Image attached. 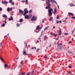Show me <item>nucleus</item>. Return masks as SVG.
Wrapping results in <instances>:
<instances>
[{
  "label": "nucleus",
  "instance_id": "35",
  "mask_svg": "<svg viewBox=\"0 0 75 75\" xmlns=\"http://www.w3.org/2000/svg\"><path fill=\"white\" fill-rule=\"evenodd\" d=\"M16 49L18 51H19V50L17 47H16Z\"/></svg>",
  "mask_w": 75,
  "mask_h": 75
},
{
  "label": "nucleus",
  "instance_id": "52",
  "mask_svg": "<svg viewBox=\"0 0 75 75\" xmlns=\"http://www.w3.org/2000/svg\"><path fill=\"white\" fill-rule=\"evenodd\" d=\"M69 68H71V66H69Z\"/></svg>",
  "mask_w": 75,
  "mask_h": 75
},
{
  "label": "nucleus",
  "instance_id": "7",
  "mask_svg": "<svg viewBox=\"0 0 75 75\" xmlns=\"http://www.w3.org/2000/svg\"><path fill=\"white\" fill-rule=\"evenodd\" d=\"M19 13H20V15H21V16H22L23 14V13H24V11L20 9L19 10Z\"/></svg>",
  "mask_w": 75,
  "mask_h": 75
},
{
  "label": "nucleus",
  "instance_id": "6",
  "mask_svg": "<svg viewBox=\"0 0 75 75\" xmlns=\"http://www.w3.org/2000/svg\"><path fill=\"white\" fill-rule=\"evenodd\" d=\"M23 55H30V54H27V53H26V50L24 51L23 52Z\"/></svg>",
  "mask_w": 75,
  "mask_h": 75
},
{
  "label": "nucleus",
  "instance_id": "33",
  "mask_svg": "<svg viewBox=\"0 0 75 75\" xmlns=\"http://www.w3.org/2000/svg\"><path fill=\"white\" fill-rule=\"evenodd\" d=\"M11 4L12 5H14L15 3H14V2H13L11 3Z\"/></svg>",
  "mask_w": 75,
  "mask_h": 75
},
{
  "label": "nucleus",
  "instance_id": "60",
  "mask_svg": "<svg viewBox=\"0 0 75 75\" xmlns=\"http://www.w3.org/2000/svg\"><path fill=\"white\" fill-rule=\"evenodd\" d=\"M55 26H53V28H54V29H55Z\"/></svg>",
  "mask_w": 75,
  "mask_h": 75
},
{
  "label": "nucleus",
  "instance_id": "3",
  "mask_svg": "<svg viewBox=\"0 0 75 75\" xmlns=\"http://www.w3.org/2000/svg\"><path fill=\"white\" fill-rule=\"evenodd\" d=\"M59 46V49L60 50H62V43H59L57 45V48H58Z\"/></svg>",
  "mask_w": 75,
  "mask_h": 75
},
{
  "label": "nucleus",
  "instance_id": "36",
  "mask_svg": "<svg viewBox=\"0 0 75 75\" xmlns=\"http://www.w3.org/2000/svg\"><path fill=\"white\" fill-rule=\"evenodd\" d=\"M30 72H29V73H27L26 75H30Z\"/></svg>",
  "mask_w": 75,
  "mask_h": 75
},
{
  "label": "nucleus",
  "instance_id": "37",
  "mask_svg": "<svg viewBox=\"0 0 75 75\" xmlns=\"http://www.w3.org/2000/svg\"><path fill=\"white\" fill-rule=\"evenodd\" d=\"M47 1V2H48V3H50V0H46Z\"/></svg>",
  "mask_w": 75,
  "mask_h": 75
},
{
  "label": "nucleus",
  "instance_id": "42",
  "mask_svg": "<svg viewBox=\"0 0 75 75\" xmlns=\"http://www.w3.org/2000/svg\"><path fill=\"white\" fill-rule=\"evenodd\" d=\"M22 75H25V73H22Z\"/></svg>",
  "mask_w": 75,
  "mask_h": 75
},
{
  "label": "nucleus",
  "instance_id": "58",
  "mask_svg": "<svg viewBox=\"0 0 75 75\" xmlns=\"http://www.w3.org/2000/svg\"><path fill=\"white\" fill-rule=\"evenodd\" d=\"M74 30H73V31H72V34H73V33H74Z\"/></svg>",
  "mask_w": 75,
  "mask_h": 75
},
{
  "label": "nucleus",
  "instance_id": "32",
  "mask_svg": "<svg viewBox=\"0 0 75 75\" xmlns=\"http://www.w3.org/2000/svg\"><path fill=\"white\" fill-rule=\"evenodd\" d=\"M57 19H59V15H57Z\"/></svg>",
  "mask_w": 75,
  "mask_h": 75
},
{
  "label": "nucleus",
  "instance_id": "10",
  "mask_svg": "<svg viewBox=\"0 0 75 75\" xmlns=\"http://www.w3.org/2000/svg\"><path fill=\"white\" fill-rule=\"evenodd\" d=\"M25 16V19H28L29 18V17H28V16L27 15H26V16L25 15V16Z\"/></svg>",
  "mask_w": 75,
  "mask_h": 75
},
{
  "label": "nucleus",
  "instance_id": "22",
  "mask_svg": "<svg viewBox=\"0 0 75 75\" xmlns=\"http://www.w3.org/2000/svg\"><path fill=\"white\" fill-rule=\"evenodd\" d=\"M48 28V27H47L45 28L44 29V31H45L46 30H47Z\"/></svg>",
  "mask_w": 75,
  "mask_h": 75
},
{
  "label": "nucleus",
  "instance_id": "2",
  "mask_svg": "<svg viewBox=\"0 0 75 75\" xmlns=\"http://www.w3.org/2000/svg\"><path fill=\"white\" fill-rule=\"evenodd\" d=\"M24 13L23 14V16H25L26 14L28 13V11L27 10V8H25L24 9Z\"/></svg>",
  "mask_w": 75,
  "mask_h": 75
},
{
  "label": "nucleus",
  "instance_id": "14",
  "mask_svg": "<svg viewBox=\"0 0 75 75\" xmlns=\"http://www.w3.org/2000/svg\"><path fill=\"white\" fill-rule=\"evenodd\" d=\"M70 6V7H73V6H75V5H74V4L72 3H71V4H69Z\"/></svg>",
  "mask_w": 75,
  "mask_h": 75
},
{
  "label": "nucleus",
  "instance_id": "19",
  "mask_svg": "<svg viewBox=\"0 0 75 75\" xmlns=\"http://www.w3.org/2000/svg\"><path fill=\"white\" fill-rule=\"evenodd\" d=\"M3 17H4V18H6L7 17V16L5 14L3 15H2Z\"/></svg>",
  "mask_w": 75,
  "mask_h": 75
},
{
  "label": "nucleus",
  "instance_id": "41",
  "mask_svg": "<svg viewBox=\"0 0 75 75\" xmlns=\"http://www.w3.org/2000/svg\"><path fill=\"white\" fill-rule=\"evenodd\" d=\"M59 21H56L57 24H58V23H59Z\"/></svg>",
  "mask_w": 75,
  "mask_h": 75
},
{
  "label": "nucleus",
  "instance_id": "15",
  "mask_svg": "<svg viewBox=\"0 0 75 75\" xmlns=\"http://www.w3.org/2000/svg\"><path fill=\"white\" fill-rule=\"evenodd\" d=\"M24 44L26 46H25V47L27 49L28 48V47L27 46V43L25 42L24 43Z\"/></svg>",
  "mask_w": 75,
  "mask_h": 75
},
{
  "label": "nucleus",
  "instance_id": "12",
  "mask_svg": "<svg viewBox=\"0 0 75 75\" xmlns=\"http://www.w3.org/2000/svg\"><path fill=\"white\" fill-rule=\"evenodd\" d=\"M59 35H61V34H62V32L61 31V30H59Z\"/></svg>",
  "mask_w": 75,
  "mask_h": 75
},
{
  "label": "nucleus",
  "instance_id": "55",
  "mask_svg": "<svg viewBox=\"0 0 75 75\" xmlns=\"http://www.w3.org/2000/svg\"><path fill=\"white\" fill-rule=\"evenodd\" d=\"M46 37H47V36H45L44 38H46Z\"/></svg>",
  "mask_w": 75,
  "mask_h": 75
},
{
  "label": "nucleus",
  "instance_id": "39",
  "mask_svg": "<svg viewBox=\"0 0 75 75\" xmlns=\"http://www.w3.org/2000/svg\"><path fill=\"white\" fill-rule=\"evenodd\" d=\"M68 52L69 53V54H72V52H70L69 51H68Z\"/></svg>",
  "mask_w": 75,
  "mask_h": 75
},
{
  "label": "nucleus",
  "instance_id": "56",
  "mask_svg": "<svg viewBox=\"0 0 75 75\" xmlns=\"http://www.w3.org/2000/svg\"><path fill=\"white\" fill-rule=\"evenodd\" d=\"M48 7H46V9H48Z\"/></svg>",
  "mask_w": 75,
  "mask_h": 75
},
{
  "label": "nucleus",
  "instance_id": "11",
  "mask_svg": "<svg viewBox=\"0 0 75 75\" xmlns=\"http://www.w3.org/2000/svg\"><path fill=\"white\" fill-rule=\"evenodd\" d=\"M11 20L13 21V17L12 16H11L10 18H8V21H11Z\"/></svg>",
  "mask_w": 75,
  "mask_h": 75
},
{
  "label": "nucleus",
  "instance_id": "64",
  "mask_svg": "<svg viewBox=\"0 0 75 75\" xmlns=\"http://www.w3.org/2000/svg\"><path fill=\"white\" fill-rule=\"evenodd\" d=\"M54 44L55 45L56 44V42H54Z\"/></svg>",
  "mask_w": 75,
  "mask_h": 75
},
{
  "label": "nucleus",
  "instance_id": "63",
  "mask_svg": "<svg viewBox=\"0 0 75 75\" xmlns=\"http://www.w3.org/2000/svg\"><path fill=\"white\" fill-rule=\"evenodd\" d=\"M11 15L12 16H13V13H11Z\"/></svg>",
  "mask_w": 75,
  "mask_h": 75
},
{
  "label": "nucleus",
  "instance_id": "48",
  "mask_svg": "<svg viewBox=\"0 0 75 75\" xmlns=\"http://www.w3.org/2000/svg\"><path fill=\"white\" fill-rule=\"evenodd\" d=\"M44 22V19H43L42 21V23H43Z\"/></svg>",
  "mask_w": 75,
  "mask_h": 75
},
{
  "label": "nucleus",
  "instance_id": "8",
  "mask_svg": "<svg viewBox=\"0 0 75 75\" xmlns=\"http://www.w3.org/2000/svg\"><path fill=\"white\" fill-rule=\"evenodd\" d=\"M13 8L11 7L10 8L9 7H8L7 9V11H8V12H9V11H11L12 10V9Z\"/></svg>",
  "mask_w": 75,
  "mask_h": 75
},
{
  "label": "nucleus",
  "instance_id": "46",
  "mask_svg": "<svg viewBox=\"0 0 75 75\" xmlns=\"http://www.w3.org/2000/svg\"><path fill=\"white\" fill-rule=\"evenodd\" d=\"M57 34H56L55 35H54V37H57Z\"/></svg>",
  "mask_w": 75,
  "mask_h": 75
},
{
  "label": "nucleus",
  "instance_id": "53",
  "mask_svg": "<svg viewBox=\"0 0 75 75\" xmlns=\"http://www.w3.org/2000/svg\"><path fill=\"white\" fill-rule=\"evenodd\" d=\"M21 2H25V1H22Z\"/></svg>",
  "mask_w": 75,
  "mask_h": 75
},
{
  "label": "nucleus",
  "instance_id": "49",
  "mask_svg": "<svg viewBox=\"0 0 75 75\" xmlns=\"http://www.w3.org/2000/svg\"><path fill=\"white\" fill-rule=\"evenodd\" d=\"M59 22L60 23H62V21H59Z\"/></svg>",
  "mask_w": 75,
  "mask_h": 75
},
{
  "label": "nucleus",
  "instance_id": "28",
  "mask_svg": "<svg viewBox=\"0 0 75 75\" xmlns=\"http://www.w3.org/2000/svg\"><path fill=\"white\" fill-rule=\"evenodd\" d=\"M12 1H13V0H10L9 1V3H11V2H12Z\"/></svg>",
  "mask_w": 75,
  "mask_h": 75
},
{
  "label": "nucleus",
  "instance_id": "30",
  "mask_svg": "<svg viewBox=\"0 0 75 75\" xmlns=\"http://www.w3.org/2000/svg\"><path fill=\"white\" fill-rule=\"evenodd\" d=\"M53 2H54V3H55L56 4H57V2L53 0Z\"/></svg>",
  "mask_w": 75,
  "mask_h": 75
},
{
  "label": "nucleus",
  "instance_id": "38",
  "mask_svg": "<svg viewBox=\"0 0 75 75\" xmlns=\"http://www.w3.org/2000/svg\"><path fill=\"white\" fill-rule=\"evenodd\" d=\"M0 59L1 60V61H4V60L3 59L1 58H0Z\"/></svg>",
  "mask_w": 75,
  "mask_h": 75
},
{
  "label": "nucleus",
  "instance_id": "16",
  "mask_svg": "<svg viewBox=\"0 0 75 75\" xmlns=\"http://www.w3.org/2000/svg\"><path fill=\"white\" fill-rule=\"evenodd\" d=\"M52 19H53V18L52 17H50L49 18V20L50 21H52Z\"/></svg>",
  "mask_w": 75,
  "mask_h": 75
},
{
  "label": "nucleus",
  "instance_id": "4",
  "mask_svg": "<svg viewBox=\"0 0 75 75\" xmlns=\"http://www.w3.org/2000/svg\"><path fill=\"white\" fill-rule=\"evenodd\" d=\"M34 21H36V20H37V17L35 16H33V18L31 19V21H34Z\"/></svg>",
  "mask_w": 75,
  "mask_h": 75
},
{
  "label": "nucleus",
  "instance_id": "40",
  "mask_svg": "<svg viewBox=\"0 0 75 75\" xmlns=\"http://www.w3.org/2000/svg\"><path fill=\"white\" fill-rule=\"evenodd\" d=\"M64 35H68V33H64Z\"/></svg>",
  "mask_w": 75,
  "mask_h": 75
},
{
  "label": "nucleus",
  "instance_id": "1",
  "mask_svg": "<svg viewBox=\"0 0 75 75\" xmlns=\"http://www.w3.org/2000/svg\"><path fill=\"white\" fill-rule=\"evenodd\" d=\"M48 12L49 13V17H51L52 16V12H53V10L52 9L50 8V9L48 10Z\"/></svg>",
  "mask_w": 75,
  "mask_h": 75
},
{
  "label": "nucleus",
  "instance_id": "20",
  "mask_svg": "<svg viewBox=\"0 0 75 75\" xmlns=\"http://www.w3.org/2000/svg\"><path fill=\"white\" fill-rule=\"evenodd\" d=\"M41 28L40 29H39L38 31H36L37 33H38L40 32V31H41Z\"/></svg>",
  "mask_w": 75,
  "mask_h": 75
},
{
  "label": "nucleus",
  "instance_id": "21",
  "mask_svg": "<svg viewBox=\"0 0 75 75\" xmlns=\"http://www.w3.org/2000/svg\"><path fill=\"white\" fill-rule=\"evenodd\" d=\"M4 67L5 68H6L7 67H8V65H7V64H5L4 66Z\"/></svg>",
  "mask_w": 75,
  "mask_h": 75
},
{
  "label": "nucleus",
  "instance_id": "29",
  "mask_svg": "<svg viewBox=\"0 0 75 75\" xmlns=\"http://www.w3.org/2000/svg\"><path fill=\"white\" fill-rule=\"evenodd\" d=\"M67 73H68L69 74H71V72L70 71H68Z\"/></svg>",
  "mask_w": 75,
  "mask_h": 75
},
{
  "label": "nucleus",
  "instance_id": "62",
  "mask_svg": "<svg viewBox=\"0 0 75 75\" xmlns=\"http://www.w3.org/2000/svg\"><path fill=\"white\" fill-rule=\"evenodd\" d=\"M37 42H38V43H39V41H38V40H37Z\"/></svg>",
  "mask_w": 75,
  "mask_h": 75
},
{
  "label": "nucleus",
  "instance_id": "44",
  "mask_svg": "<svg viewBox=\"0 0 75 75\" xmlns=\"http://www.w3.org/2000/svg\"><path fill=\"white\" fill-rule=\"evenodd\" d=\"M2 44H3V43L1 42L0 44V45H1L0 46L1 47V46L2 45Z\"/></svg>",
  "mask_w": 75,
  "mask_h": 75
},
{
  "label": "nucleus",
  "instance_id": "24",
  "mask_svg": "<svg viewBox=\"0 0 75 75\" xmlns=\"http://www.w3.org/2000/svg\"><path fill=\"white\" fill-rule=\"evenodd\" d=\"M16 25L17 27H20V24H18V23H17L16 24Z\"/></svg>",
  "mask_w": 75,
  "mask_h": 75
},
{
  "label": "nucleus",
  "instance_id": "25",
  "mask_svg": "<svg viewBox=\"0 0 75 75\" xmlns=\"http://www.w3.org/2000/svg\"><path fill=\"white\" fill-rule=\"evenodd\" d=\"M34 70H33V71H32L31 72V74H32V75H34Z\"/></svg>",
  "mask_w": 75,
  "mask_h": 75
},
{
  "label": "nucleus",
  "instance_id": "13",
  "mask_svg": "<svg viewBox=\"0 0 75 75\" xmlns=\"http://www.w3.org/2000/svg\"><path fill=\"white\" fill-rule=\"evenodd\" d=\"M2 4H8V2L5 1H2L1 2Z\"/></svg>",
  "mask_w": 75,
  "mask_h": 75
},
{
  "label": "nucleus",
  "instance_id": "57",
  "mask_svg": "<svg viewBox=\"0 0 75 75\" xmlns=\"http://www.w3.org/2000/svg\"><path fill=\"white\" fill-rule=\"evenodd\" d=\"M26 3H27V2H28V0H26Z\"/></svg>",
  "mask_w": 75,
  "mask_h": 75
},
{
  "label": "nucleus",
  "instance_id": "54",
  "mask_svg": "<svg viewBox=\"0 0 75 75\" xmlns=\"http://www.w3.org/2000/svg\"><path fill=\"white\" fill-rule=\"evenodd\" d=\"M50 34H51V35H52V32H51Z\"/></svg>",
  "mask_w": 75,
  "mask_h": 75
},
{
  "label": "nucleus",
  "instance_id": "47",
  "mask_svg": "<svg viewBox=\"0 0 75 75\" xmlns=\"http://www.w3.org/2000/svg\"><path fill=\"white\" fill-rule=\"evenodd\" d=\"M51 47V45H49V48H50V47Z\"/></svg>",
  "mask_w": 75,
  "mask_h": 75
},
{
  "label": "nucleus",
  "instance_id": "5",
  "mask_svg": "<svg viewBox=\"0 0 75 75\" xmlns=\"http://www.w3.org/2000/svg\"><path fill=\"white\" fill-rule=\"evenodd\" d=\"M41 28V29H42V26H41V27H40V25H38L37 26L36 30H40V29Z\"/></svg>",
  "mask_w": 75,
  "mask_h": 75
},
{
  "label": "nucleus",
  "instance_id": "61",
  "mask_svg": "<svg viewBox=\"0 0 75 75\" xmlns=\"http://www.w3.org/2000/svg\"><path fill=\"white\" fill-rule=\"evenodd\" d=\"M7 17L5 18V20H7Z\"/></svg>",
  "mask_w": 75,
  "mask_h": 75
},
{
  "label": "nucleus",
  "instance_id": "17",
  "mask_svg": "<svg viewBox=\"0 0 75 75\" xmlns=\"http://www.w3.org/2000/svg\"><path fill=\"white\" fill-rule=\"evenodd\" d=\"M68 14L69 15H71V16H74V14H73V13H70V12L68 13Z\"/></svg>",
  "mask_w": 75,
  "mask_h": 75
},
{
  "label": "nucleus",
  "instance_id": "23",
  "mask_svg": "<svg viewBox=\"0 0 75 75\" xmlns=\"http://www.w3.org/2000/svg\"><path fill=\"white\" fill-rule=\"evenodd\" d=\"M19 21H20V22H21V23L23 22V19H21L19 20Z\"/></svg>",
  "mask_w": 75,
  "mask_h": 75
},
{
  "label": "nucleus",
  "instance_id": "18",
  "mask_svg": "<svg viewBox=\"0 0 75 75\" xmlns=\"http://www.w3.org/2000/svg\"><path fill=\"white\" fill-rule=\"evenodd\" d=\"M54 14H56V13L57 12V9H56L55 8H54Z\"/></svg>",
  "mask_w": 75,
  "mask_h": 75
},
{
  "label": "nucleus",
  "instance_id": "43",
  "mask_svg": "<svg viewBox=\"0 0 75 75\" xmlns=\"http://www.w3.org/2000/svg\"><path fill=\"white\" fill-rule=\"evenodd\" d=\"M23 60H22L21 62H20V64H23Z\"/></svg>",
  "mask_w": 75,
  "mask_h": 75
},
{
  "label": "nucleus",
  "instance_id": "45",
  "mask_svg": "<svg viewBox=\"0 0 75 75\" xmlns=\"http://www.w3.org/2000/svg\"><path fill=\"white\" fill-rule=\"evenodd\" d=\"M2 10H3V9H2V8H0V11H1Z\"/></svg>",
  "mask_w": 75,
  "mask_h": 75
},
{
  "label": "nucleus",
  "instance_id": "31",
  "mask_svg": "<svg viewBox=\"0 0 75 75\" xmlns=\"http://www.w3.org/2000/svg\"><path fill=\"white\" fill-rule=\"evenodd\" d=\"M44 58L45 59H47V54H45L44 56Z\"/></svg>",
  "mask_w": 75,
  "mask_h": 75
},
{
  "label": "nucleus",
  "instance_id": "27",
  "mask_svg": "<svg viewBox=\"0 0 75 75\" xmlns=\"http://www.w3.org/2000/svg\"><path fill=\"white\" fill-rule=\"evenodd\" d=\"M1 26H2V27H4L5 26V24L4 23H3L1 25Z\"/></svg>",
  "mask_w": 75,
  "mask_h": 75
},
{
  "label": "nucleus",
  "instance_id": "9",
  "mask_svg": "<svg viewBox=\"0 0 75 75\" xmlns=\"http://www.w3.org/2000/svg\"><path fill=\"white\" fill-rule=\"evenodd\" d=\"M46 2L47 3L48 8H50V7H51V4H50V3H49L48 2H47V1H46Z\"/></svg>",
  "mask_w": 75,
  "mask_h": 75
},
{
  "label": "nucleus",
  "instance_id": "26",
  "mask_svg": "<svg viewBox=\"0 0 75 75\" xmlns=\"http://www.w3.org/2000/svg\"><path fill=\"white\" fill-rule=\"evenodd\" d=\"M40 49H38L36 50V52H38V51H40Z\"/></svg>",
  "mask_w": 75,
  "mask_h": 75
},
{
  "label": "nucleus",
  "instance_id": "50",
  "mask_svg": "<svg viewBox=\"0 0 75 75\" xmlns=\"http://www.w3.org/2000/svg\"><path fill=\"white\" fill-rule=\"evenodd\" d=\"M69 43L70 44V43H72V42L71 41H70L69 42Z\"/></svg>",
  "mask_w": 75,
  "mask_h": 75
},
{
  "label": "nucleus",
  "instance_id": "59",
  "mask_svg": "<svg viewBox=\"0 0 75 75\" xmlns=\"http://www.w3.org/2000/svg\"><path fill=\"white\" fill-rule=\"evenodd\" d=\"M31 15H29V16H30V17H31Z\"/></svg>",
  "mask_w": 75,
  "mask_h": 75
},
{
  "label": "nucleus",
  "instance_id": "34",
  "mask_svg": "<svg viewBox=\"0 0 75 75\" xmlns=\"http://www.w3.org/2000/svg\"><path fill=\"white\" fill-rule=\"evenodd\" d=\"M32 10H30L29 11V13H31V12H32Z\"/></svg>",
  "mask_w": 75,
  "mask_h": 75
},
{
  "label": "nucleus",
  "instance_id": "51",
  "mask_svg": "<svg viewBox=\"0 0 75 75\" xmlns=\"http://www.w3.org/2000/svg\"><path fill=\"white\" fill-rule=\"evenodd\" d=\"M43 33V31H42L41 32V35H42V33Z\"/></svg>",
  "mask_w": 75,
  "mask_h": 75
}]
</instances>
